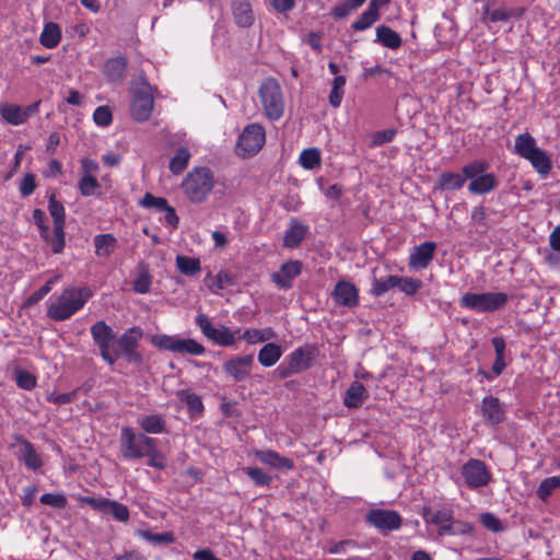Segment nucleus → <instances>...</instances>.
I'll use <instances>...</instances> for the list:
<instances>
[{"instance_id": "f257e3e1", "label": "nucleus", "mask_w": 560, "mask_h": 560, "mask_svg": "<svg viewBox=\"0 0 560 560\" xmlns=\"http://www.w3.org/2000/svg\"><path fill=\"white\" fill-rule=\"evenodd\" d=\"M92 296L93 291L89 287H68L48 305L47 316L55 322L67 320L82 310Z\"/></svg>"}, {"instance_id": "f03ea898", "label": "nucleus", "mask_w": 560, "mask_h": 560, "mask_svg": "<svg viewBox=\"0 0 560 560\" xmlns=\"http://www.w3.org/2000/svg\"><path fill=\"white\" fill-rule=\"evenodd\" d=\"M214 188L213 172L206 166L194 167L187 173L182 189L190 202H203Z\"/></svg>"}, {"instance_id": "7ed1b4c3", "label": "nucleus", "mask_w": 560, "mask_h": 560, "mask_svg": "<svg viewBox=\"0 0 560 560\" xmlns=\"http://www.w3.org/2000/svg\"><path fill=\"white\" fill-rule=\"evenodd\" d=\"M422 518L427 524L438 526V534L440 536L464 535L472 530V526L469 523L454 518V511L450 506H444L438 511H433L431 506H424Z\"/></svg>"}, {"instance_id": "20e7f679", "label": "nucleus", "mask_w": 560, "mask_h": 560, "mask_svg": "<svg viewBox=\"0 0 560 560\" xmlns=\"http://www.w3.org/2000/svg\"><path fill=\"white\" fill-rule=\"evenodd\" d=\"M490 164L486 160H474L462 167L463 174L469 179L468 191L472 195H487L494 190L498 178L493 173H487Z\"/></svg>"}, {"instance_id": "39448f33", "label": "nucleus", "mask_w": 560, "mask_h": 560, "mask_svg": "<svg viewBox=\"0 0 560 560\" xmlns=\"http://www.w3.org/2000/svg\"><path fill=\"white\" fill-rule=\"evenodd\" d=\"M258 95L265 116L271 121L279 120L284 113V97L278 80L271 77L264 79Z\"/></svg>"}, {"instance_id": "423d86ee", "label": "nucleus", "mask_w": 560, "mask_h": 560, "mask_svg": "<svg viewBox=\"0 0 560 560\" xmlns=\"http://www.w3.org/2000/svg\"><path fill=\"white\" fill-rule=\"evenodd\" d=\"M317 355L318 349L314 345L299 347L285 357L283 363L276 371L280 378H288L307 371Z\"/></svg>"}, {"instance_id": "0eeeda50", "label": "nucleus", "mask_w": 560, "mask_h": 560, "mask_svg": "<svg viewBox=\"0 0 560 560\" xmlns=\"http://www.w3.org/2000/svg\"><path fill=\"white\" fill-rule=\"evenodd\" d=\"M509 296L504 292L465 293L459 301L464 308L477 313H492L506 305Z\"/></svg>"}, {"instance_id": "6e6552de", "label": "nucleus", "mask_w": 560, "mask_h": 560, "mask_svg": "<svg viewBox=\"0 0 560 560\" xmlns=\"http://www.w3.org/2000/svg\"><path fill=\"white\" fill-rule=\"evenodd\" d=\"M153 86L144 74L139 75L138 86L131 102V116L137 121H147L154 108Z\"/></svg>"}, {"instance_id": "1a4fd4ad", "label": "nucleus", "mask_w": 560, "mask_h": 560, "mask_svg": "<svg viewBox=\"0 0 560 560\" xmlns=\"http://www.w3.org/2000/svg\"><path fill=\"white\" fill-rule=\"evenodd\" d=\"M153 439L144 433H137L130 427L120 430V453L125 459H139L145 457Z\"/></svg>"}, {"instance_id": "9d476101", "label": "nucleus", "mask_w": 560, "mask_h": 560, "mask_svg": "<svg viewBox=\"0 0 560 560\" xmlns=\"http://www.w3.org/2000/svg\"><path fill=\"white\" fill-rule=\"evenodd\" d=\"M91 336L100 350V355L109 365L115 364L119 352L115 348L116 334L104 320H98L91 327Z\"/></svg>"}, {"instance_id": "9b49d317", "label": "nucleus", "mask_w": 560, "mask_h": 560, "mask_svg": "<svg viewBox=\"0 0 560 560\" xmlns=\"http://www.w3.org/2000/svg\"><path fill=\"white\" fill-rule=\"evenodd\" d=\"M265 141L266 132L264 127L259 124H250L240 135L236 152L243 158L255 155L264 147Z\"/></svg>"}, {"instance_id": "f8f14e48", "label": "nucleus", "mask_w": 560, "mask_h": 560, "mask_svg": "<svg viewBox=\"0 0 560 560\" xmlns=\"http://www.w3.org/2000/svg\"><path fill=\"white\" fill-rule=\"evenodd\" d=\"M48 211L54 221L52 229V253L60 254L66 246V210L63 205L51 194L48 199Z\"/></svg>"}, {"instance_id": "ddd939ff", "label": "nucleus", "mask_w": 560, "mask_h": 560, "mask_svg": "<svg viewBox=\"0 0 560 560\" xmlns=\"http://www.w3.org/2000/svg\"><path fill=\"white\" fill-rule=\"evenodd\" d=\"M143 336L140 327L133 326L125 330L120 337L115 341V348L128 362L141 363L142 354L138 351L139 341Z\"/></svg>"}, {"instance_id": "4468645a", "label": "nucleus", "mask_w": 560, "mask_h": 560, "mask_svg": "<svg viewBox=\"0 0 560 560\" xmlns=\"http://www.w3.org/2000/svg\"><path fill=\"white\" fill-rule=\"evenodd\" d=\"M460 474L464 478L465 485L469 489H478L487 486L492 475L481 459L470 458L460 468Z\"/></svg>"}, {"instance_id": "2eb2a0df", "label": "nucleus", "mask_w": 560, "mask_h": 560, "mask_svg": "<svg viewBox=\"0 0 560 560\" xmlns=\"http://www.w3.org/2000/svg\"><path fill=\"white\" fill-rule=\"evenodd\" d=\"M196 325L199 327L203 336L210 339L213 343L221 347H231L235 345V334H240V329L231 331L226 326L214 328L210 319L205 314L196 316Z\"/></svg>"}, {"instance_id": "dca6fc26", "label": "nucleus", "mask_w": 560, "mask_h": 560, "mask_svg": "<svg viewBox=\"0 0 560 560\" xmlns=\"http://www.w3.org/2000/svg\"><path fill=\"white\" fill-rule=\"evenodd\" d=\"M365 521L382 534L398 530L402 525V517L397 511L385 509H371Z\"/></svg>"}, {"instance_id": "f3484780", "label": "nucleus", "mask_w": 560, "mask_h": 560, "mask_svg": "<svg viewBox=\"0 0 560 560\" xmlns=\"http://www.w3.org/2000/svg\"><path fill=\"white\" fill-rule=\"evenodd\" d=\"M138 205L144 209H153L158 213H164V218L160 219L163 224L171 226L173 230L179 225V218L174 207H172L164 197H156L151 192H145L139 200Z\"/></svg>"}, {"instance_id": "a211bd4d", "label": "nucleus", "mask_w": 560, "mask_h": 560, "mask_svg": "<svg viewBox=\"0 0 560 560\" xmlns=\"http://www.w3.org/2000/svg\"><path fill=\"white\" fill-rule=\"evenodd\" d=\"M254 365V354L235 355L224 361L222 370L235 383H240L250 376Z\"/></svg>"}, {"instance_id": "6ab92c4d", "label": "nucleus", "mask_w": 560, "mask_h": 560, "mask_svg": "<svg viewBox=\"0 0 560 560\" xmlns=\"http://www.w3.org/2000/svg\"><path fill=\"white\" fill-rule=\"evenodd\" d=\"M302 272V264L299 260H290L281 265L280 270L271 275V281L282 290H289L293 280Z\"/></svg>"}, {"instance_id": "aec40b11", "label": "nucleus", "mask_w": 560, "mask_h": 560, "mask_svg": "<svg viewBox=\"0 0 560 560\" xmlns=\"http://www.w3.org/2000/svg\"><path fill=\"white\" fill-rule=\"evenodd\" d=\"M332 298L337 304L342 306L354 307L359 304V291L357 287L346 280H340L336 283Z\"/></svg>"}, {"instance_id": "412c9836", "label": "nucleus", "mask_w": 560, "mask_h": 560, "mask_svg": "<svg viewBox=\"0 0 560 560\" xmlns=\"http://www.w3.org/2000/svg\"><path fill=\"white\" fill-rule=\"evenodd\" d=\"M481 415L491 424H500L505 420V409L500 399L493 396L482 398Z\"/></svg>"}, {"instance_id": "4be33fe9", "label": "nucleus", "mask_w": 560, "mask_h": 560, "mask_svg": "<svg viewBox=\"0 0 560 560\" xmlns=\"http://www.w3.org/2000/svg\"><path fill=\"white\" fill-rule=\"evenodd\" d=\"M435 248L434 242H424L416 246L409 257V265L413 268H427L434 258Z\"/></svg>"}, {"instance_id": "5701e85b", "label": "nucleus", "mask_w": 560, "mask_h": 560, "mask_svg": "<svg viewBox=\"0 0 560 560\" xmlns=\"http://www.w3.org/2000/svg\"><path fill=\"white\" fill-rule=\"evenodd\" d=\"M255 456L265 465H268L276 469L292 470L294 463L292 459L280 455L278 452L272 450H259L255 452Z\"/></svg>"}, {"instance_id": "b1692460", "label": "nucleus", "mask_w": 560, "mask_h": 560, "mask_svg": "<svg viewBox=\"0 0 560 560\" xmlns=\"http://www.w3.org/2000/svg\"><path fill=\"white\" fill-rule=\"evenodd\" d=\"M128 61L124 56L109 58L104 63V74L112 82H120L126 78Z\"/></svg>"}, {"instance_id": "393cba45", "label": "nucleus", "mask_w": 560, "mask_h": 560, "mask_svg": "<svg viewBox=\"0 0 560 560\" xmlns=\"http://www.w3.org/2000/svg\"><path fill=\"white\" fill-rule=\"evenodd\" d=\"M232 13L235 23L240 27H249L254 23L252 7L247 0H234L232 3Z\"/></svg>"}, {"instance_id": "a878e982", "label": "nucleus", "mask_w": 560, "mask_h": 560, "mask_svg": "<svg viewBox=\"0 0 560 560\" xmlns=\"http://www.w3.org/2000/svg\"><path fill=\"white\" fill-rule=\"evenodd\" d=\"M15 440L23 445L21 459L23 460L24 465L31 470L39 469L43 466V460L39 454L36 452L34 445L23 435H18Z\"/></svg>"}, {"instance_id": "bb28decb", "label": "nucleus", "mask_w": 560, "mask_h": 560, "mask_svg": "<svg viewBox=\"0 0 560 560\" xmlns=\"http://www.w3.org/2000/svg\"><path fill=\"white\" fill-rule=\"evenodd\" d=\"M467 177L462 173L442 172L435 184L440 190H459L464 187Z\"/></svg>"}, {"instance_id": "cd10ccee", "label": "nucleus", "mask_w": 560, "mask_h": 560, "mask_svg": "<svg viewBox=\"0 0 560 560\" xmlns=\"http://www.w3.org/2000/svg\"><path fill=\"white\" fill-rule=\"evenodd\" d=\"M61 27L55 22H48L39 35V43L48 49L57 47L61 40Z\"/></svg>"}, {"instance_id": "c85d7f7f", "label": "nucleus", "mask_w": 560, "mask_h": 560, "mask_svg": "<svg viewBox=\"0 0 560 560\" xmlns=\"http://www.w3.org/2000/svg\"><path fill=\"white\" fill-rule=\"evenodd\" d=\"M281 355V347L275 342H268L258 351L257 359L260 365L270 368L280 360Z\"/></svg>"}, {"instance_id": "c756f323", "label": "nucleus", "mask_w": 560, "mask_h": 560, "mask_svg": "<svg viewBox=\"0 0 560 560\" xmlns=\"http://www.w3.org/2000/svg\"><path fill=\"white\" fill-rule=\"evenodd\" d=\"M366 398V389L364 385L354 381L350 384L349 388L346 390L343 404L348 408H358L362 405L363 400Z\"/></svg>"}, {"instance_id": "7c9ffc66", "label": "nucleus", "mask_w": 560, "mask_h": 560, "mask_svg": "<svg viewBox=\"0 0 560 560\" xmlns=\"http://www.w3.org/2000/svg\"><path fill=\"white\" fill-rule=\"evenodd\" d=\"M93 243L96 256L108 257L117 246V238L110 233L97 234L94 236Z\"/></svg>"}, {"instance_id": "2f4dec72", "label": "nucleus", "mask_w": 560, "mask_h": 560, "mask_svg": "<svg viewBox=\"0 0 560 560\" xmlns=\"http://www.w3.org/2000/svg\"><path fill=\"white\" fill-rule=\"evenodd\" d=\"M537 149L538 147L536 145V140L530 133L524 132L516 136L514 143V152L517 155L527 160Z\"/></svg>"}, {"instance_id": "473e14b6", "label": "nucleus", "mask_w": 560, "mask_h": 560, "mask_svg": "<svg viewBox=\"0 0 560 560\" xmlns=\"http://www.w3.org/2000/svg\"><path fill=\"white\" fill-rule=\"evenodd\" d=\"M139 427L149 434H161L166 431V422L161 415H148L138 419Z\"/></svg>"}, {"instance_id": "72a5a7b5", "label": "nucleus", "mask_w": 560, "mask_h": 560, "mask_svg": "<svg viewBox=\"0 0 560 560\" xmlns=\"http://www.w3.org/2000/svg\"><path fill=\"white\" fill-rule=\"evenodd\" d=\"M376 40L389 49H398L402 44L400 35L386 25L376 28Z\"/></svg>"}, {"instance_id": "f704fd0d", "label": "nucleus", "mask_w": 560, "mask_h": 560, "mask_svg": "<svg viewBox=\"0 0 560 560\" xmlns=\"http://www.w3.org/2000/svg\"><path fill=\"white\" fill-rule=\"evenodd\" d=\"M0 114L1 117L12 126H20L26 122V115L19 105L5 103L0 106Z\"/></svg>"}, {"instance_id": "c9c22d12", "label": "nucleus", "mask_w": 560, "mask_h": 560, "mask_svg": "<svg viewBox=\"0 0 560 560\" xmlns=\"http://www.w3.org/2000/svg\"><path fill=\"white\" fill-rule=\"evenodd\" d=\"M277 334L271 327L264 329L248 328L243 331L240 339L245 340L248 345H256L276 338Z\"/></svg>"}, {"instance_id": "e433bc0d", "label": "nucleus", "mask_w": 560, "mask_h": 560, "mask_svg": "<svg viewBox=\"0 0 560 560\" xmlns=\"http://www.w3.org/2000/svg\"><path fill=\"white\" fill-rule=\"evenodd\" d=\"M532 166L537 171L538 174L546 176L550 173L552 168L551 159L541 149H537L529 159H527Z\"/></svg>"}, {"instance_id": "4c0bfd02", "label": "nucleus", "mask_w": 560, "mask_h": 560, "mask_svg": "<svg viewBox=\"0 0 560 560\" xmlns=\"http://www.w3.org/2000/svg\"><path fill=\"white\" fill-rule=\"evenodd\" d=\"M381 18V14L370 5L364 10L359 18L351 24L354 32H362L370 28Z\"/></svg>"}, {"instance_id": "58836bf2", "label": "nucleus", "mask_w": 560, "mask_h": 560, "mask_svg": "<svg viewBox=\"0 0 560 560\" xmlns=\"http://www.w3.org/2000/svg\"><path fill=\"white\" fill-rule=\"evenodd\" d=\"M306 235V226L303 224H292L287 230L283 237V245L288 248H296L301 245Z\"/></svg>"}, {"instance_id": "ea45409f", "label": "nucleus", "mask_w": 560, "mask_h": 560, "mask_svg": "<svg viewBox=\"0 0 560 560\" xmlns=\"http://www.w3.org/2000/svg\"><path fill=\"white\" fill-rule=\"evenodd\" d=\"M178 397L180 401L186 404L190 417H199L203 413L205 406L201 398L197 394L190 393L188 390H182L178 394Z\"/></svg>"}, {"instance_id": "a19ab883", "label": "nucleus", "mask_w": 560, "mask_h": 560, "mask_svg": "<svg viewBox=\"0 0 560 560\" xmlns=\"http://www.w3.org/2000/svg\"><path fill=\"white\" fill-rule=\"evenodd\" d=\"M190 156V152L186 147L178 148L170 161V172L174 175L183 173L188 166Z\"/></svg>"}, {"instance_id": "79ce46f5", "label": "nucleus", "mask_w": 560, "mask_h": 560, "mask_svg": "<svg viewBox=\"0 0 560 560\" xmlns=\"http://www.w3.org/2000/svg\"><path fill=\"white\" fill-rule=\"evenodd\" d=\"M206 352V348L197 342L195 339L178 338L176 340L175 353L190 354V355H202Z\"/></svg>"}, {"instance_id": "37998d69", "label": "nucleus", "mask_w": 560, "mask_h": 560, "mask_svg": "<svg viewBox=\"0 0 560 560\" xmlns=\"http://www.w3.org/2000/svg\"><path fill=\"white\" fill-rule=\"evenodd\" d=\"M33 221L39 231L40 237L50 246V249L52 250V232H49L45 212L42 209H34Z\"/></svg>"}, {"instance_id": "c03bdc74", "label": "nucleus", "mask_w": 560, "mask_h": 560, "mask_svg": "<svg viewBox=\"0 0 560 560\" xmlns=\"http://www.w3.org/2000/svg\"><path fill=\"white\" fill-rule=\"evenodd\" d=\"M398 276H387L385 278H374L372 280L371 294L382 296L390 289L396 288Z\"/></svg>"}, {"instance_id": "a18cd8bd", "label": "nucleus", "mask_w": 560, "mask_h": 560, "mask_svg": "<svg viewBox=\"0 0 560 560\" xmlns=\"http://www.w3.org/2000/svg\"><path fill=\"white\" fill-rule=\"evenodd\" d=\"M300 164L305 170H314L320 166V152L316 148L304 149L299 158Z\"/></svg>"}, {"instance_id": "49530a36", "label": "nucleus", "mask_w": 560, "mask_h": 560, "mask_svg": "<svg viewBox=\"0 0 560 560\" xmlns=\"http://www.w3.org/2000/svg\"><path fill=\"white\" fill-rule=\"evenodd\" d=\"M176 266L185 276H195L201 270L198 258L178 255L176 257Z\"/></svg>"}, {"instance_id": "de8ad7c7", "label": "nucleus", "mask_w": 560, "mask_h": 560, "mask_svg": "<svg viewBox=\"0 0 560 560\" xmlns=\"http://www.w3.org/2000/svg\"><path fill=\"white\" fill-rule=\"evenodd\" d=\"M366 0H345V2L335 5L331 11L330 15L336 19H345L347 18L352 11L359 9Z\"/></svg>"}, {"instance_id": "09e8293b", "label": "nucleus", "mask_w": 560, "mask_h": 560, "mask_svg": "<svg viewBox=\"0 0 560 560\" xmlns=\"http://www.w3.org/2000/svg\"><path fill=\"white\" fill-rule=\"evenodd\" d=\"M524 11L523 8H498L490 13V23L506 22L511 18H521Z\"/></svg>"}, {"instance_id": "8fccbe9b", "label": "nucleus", "mask_w": 560, "mask_h": 560, "mask_svg": "<svg viewBox=\"0 0 560 560\" xmlns=\"http://www.w3.org/2000/svg\"><path fill=\"white\" fill-rule=\"evenodd\" d=\"M145 457H148V465L153 468L164 469L166 466V457L158 448V441L153 439V444L149 446Z\"/></svg>"}, {"instance_id": "3c124183", "label": "nucleus", "mask_w": 560, "mask_h": 560, "mask_svg": "<svg viewBox=\"0 0 560 560\" xmlns=\"http://www.w3.org/2000/svg\"><path fill=\"white\" fill-rule=\"evenodd\" d=\"M559 487H560V476L548 477L539 483L537 491H536L537 497L540 500L546 501L551 495L553 490H556Z\"/></svg>"}, {"instance_id": "603ef678", "label": "nucleus", "mask_w": 560, "mask_h": 560, "mask_svg": "<svg viewBox=\"0 0 560 560\" xmlns=\"http://www.w3.org/2000/svg\"><path fill=\"white\" fill-rule=\"evenodd\" d=\"M78 188L83 197H91L97 195L101 184L96 176H81Z\"/></svg>"}, {"instance_id": "864d4df0", "label": "nucleus", "mask_w": 560, "mask_h": 560, "mask_svg": "<svg viewBox=\"0 0 560 560\" xmlns=\"http://www.w3.org/2000/svg\"><path fill=\"white\" fill-rule=\"evenodd\" d=\"M245 472L259 487H269L272 481L271 476L259 467H247Z\"/></svg>"}, {"instance_id": "5fc2aeb1", "label": "nucleus", "mask_w": 560, "mask_h": 560, "mask_svg": "<svg viewBox=\"0 0 560 560\" xmlns=\"http://www.w3.org/2000/svg\"><path fill=\"white\" fill-rule=\"evenodd\" d=\"M14 378L18 387L25 390H32L37 385L36 376L25 370H16L14 373Z\"/></svg>"}, {"instance_id": "6e6d98bb", "label": "nucleus", "mask_w": 560, "mask_h": 560, "mask_svg": "<svg viewBox=\"0 0 560 560\" xmlns=\"http://www.w3.org/2000/svg\"><path fill=\"white\" fill-rule=\"evenodd\" d=\"M422 282L419 279L408 278V277H398L397 278V288L399 291L404 292L406 295L416 294L421 288Z\"/></svg>"}, {"instance_id": "4d7b16f0", "label": "nucleus", "mask_w": 560, "mask_h": 560, "mask_svg": "<svg viewBox=\"0 0 560 560\" xmlns=\"http://www.w3.org/2000/svg\"><path fill=\"white\" fill-rule=\"evenodd\" d=\"M152 277L147 270H141L132 282V289L136 293L145 294L150 291Z\"/></svg>"}, {"instance_id": "13d9d810", "label": "nucleus", "mask_w": 560, "mask_h": 560, "mask_svg": "<svg viewBox=\"0 0 560 560\" xmlns=\"http://www.w3.org/2000/svg\"><path fill=\"white\" fill-rule=\"evenodd\" d=\"M176 340H177L176 336H168V335H164V334L154 335L151 338V342L154 347H156L159 349H164V350H167V351H171L174 353H175V349H176Z\"/></svg>"}, {"instance_id": "bf43d9fd", "label": "nucleus", "mask_w": 560, "mask_h": 560, "mask_svg": "<svg viewBox=\"0 0 560 560\" xmlns=\"http://www.w3.org/2000/svg\"><path fill=\"white\" fill-rule=\"evenodd\" d=\"M107 513L112 514L113 517L119 522H127L130 516L128 508L114 500L108 501Z\"/></svg>"}, {"instance_id": "052dcab7", "label": "nucleus", "mask_w": 560, "mask_h": 560, "mask_svg": "<svg viewBox=\"0 0 560 560\" xmlns=\"http://www.w3.org/2000/svg\"><path fill=\"white\" fill-rule=\"evenodd\" d=\"M59 276L49 279L43 287L33 292L26 300V305H34L42 301L50 291L51 285L58 280Z\"/></svg>"}, {"instance_id": "680f3d73", "label": "nucleus", "mask_w": 560, "mask_h": 560, "mask_svg": "<svg viewBox=\"0 0 560 560\" xmlns=\"http://www.w3.org/2000/svg\"><path fill=\"white\" fill-rule=\"evenodd\" d=\"M93 120L100 127H107L112 124L113 114L108 106H98L93 113Z\"/></svg>"}, {"instance_id": "e2e57ef3", "label": "nucleus", "mask_w": 560, "mask_h": 560, "mask_svg": "<svg viewBox=\"0 0 560 560\" xmlns=\"http://www.w3.org/2000/svg\"><path fill=\"white\" fill-rule=\"evenodd\" d=\"M42 504L50 505L57 509H63L67 505V498L61 493H44L39 498Z\"/></svg>"}, {"instance_id": "0e129e2a", "label": "nucleus", "mask_w": 560, "mask_h": 560, "mask_svg": "<svg viewBox=\"0 0 560 560\" xmlns=\"http://www.w3.org/2000/svg\"><path fill=\"white\" fill-rule=\"evenodd\" d=\"M140 534L144 539L154 544H172L174 541L173 534L168 532L154 534L150 530H142Z\"/></svg>"}, {"instance_id": "69168bd1", "label": "nucleus", "mask_w": 560, "mask_h": 560, "mask_svg": "<svg viewBox=\"0 0 560 560\" xmlns=\"http://www.w3.org/2000/svg\"><path fill=\"white\" fill-rule=\"evenodd\" d=\"M37 187L36 177L32 173H27L24 175L21 184H20V194L22 197L31 196Z\"/></svg>"}, {"instance_id": "338daca9", "label": "nucleus", "mask_w": 560, "mask_h": 560, "mask_svg": "<svg viewBox=\"0 0 560 560\" xmlns=\"http://www.w3.org/2000/svg\"><path fill=\"white\" fill-rule=\"evenodd\" d=\"M481 524L493 533H499L503 530V526L501 521L492 513H483L480 517Z\"/></svg>"}, {"instance_id": "774afa93", "label": "nucleus", "mask_w": 560, "mask_h": 560, "mask_svg": "<svg viewBox=\"0 0 560 560\" xmlns=\"http://www.w3.org/2000/svg\"><path fill=\"white\" fill-rule=\"evenodd\" d=\"M396 136L395 129H385L381 131H376L372 139V144L375 147L383 145L385 143L392 142Z\"/></svg>"}]
</instances>
